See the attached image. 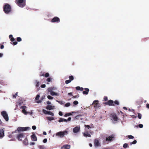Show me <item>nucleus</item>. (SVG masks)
Wrapping results in <instances>:
<instances>
[{
	"mask_svg": "<svg viewBox=\"0 0 149 149\" xmlns=\"http://www.w3.org/2000/svg\"><path fill=\"white\" fill-rule=\"evenodd\" d=\"M70 105V104L69 102L66 103L65 105V106L66 107H68Z\"/></svg>",
	"mask_w": 149,
	"mask_h": 149,
	"instance_id": "obj_37",
	"label": "nucleus"
},
{
	"mask_svg": "<svg viewBox=\"0 0 149 149\" xmlns=\"http://www.w3.org/2000/svg\"><path fill=\"white\" fill-rule=\"evenodd\" d=\"M22 40V38L20 37H17V40L18 42H20Z\"/></svg>",
	"mask_w": 149,
	"mask_h": 149,
	"instance_id": "obj_36",
	"label": "nucleus"
},
{
	"mask_svg": "<svg viewBox=\"0 0 149 149\" xmlns=\"http://www.w3.org/2000/svg\"><path fill=\"white\" fill-rule=\"evenodd\" d=\"M38 148L40 149H45V148L44 145H39L38 146Z\"/></svg>",
	"mask_w": 149,
	"mask_h": 149,
	"instance_id": "obj_29",
	"label": "nucleus"
},
{
	"mask_svg": "<svg viewBox=\"0 0 149 149\" xmlns=\"http://www.w3.org/2000/svg\"><path fill=\"white\" fill-rule=\"evenodd\" d=\"M127 137L129 139H133L134 138L133 136L131 135H128Z\"/></svg>",
	"mask_w": 149,
	"mask_h": 149,
	"instance_id": "obj_34",
	"label": "nucleus"
},
{
	"mask_svg": "<svg viewBox=\"0 0 149 149\" xmlns=\"http://www.w3.org/2000/svg\"><path fill=\"white\" fill-rule=\"evenodd\" d=\"M56 101L58 102L59 103L62 105H63L64 104L65 102H64L63 101H58L56 100Z\"/></svg>",
	"mask_w": 149,
	"mask_h": 149,
	"instance_id": "obj_28",
	"label": "nucleus"
},
{
	"mask_svg": "<svg viewBox=\"0 0 149 149\" xmlns=\"http://www.w3.org/2000/svg\"><path fill=\"white\" fill-rule=\"evenodd\" d=\"M70 80L71 81L74 79V77L72 75L70 76L69 77Z\"/></svg>",
	"mask_w": 149,
	"mask_h": 149,
	"instance_id": "obj_35",
	"label": "nucleus"
},
{
	"mask_svg": "<svg viewBox=\"0 0 149 149\" xmlns=\"http://www.w3.org/2000/svg\"><path fill=\"white\" fill-rule=\"evenodd\" d=\"M58 114L60 116H62L63 115L62 112L61 111H59V112Z\"/></svg>",
	"mask_w": 149,
	"mask_h": 149,
	"instance_id": "obj_57",
	"label": "nucleus"
},
{
	"mask_svg": "<svg viewBox=\"0 0 149 149\" xmlns=\"http://www.w3.org/2000/svg\"><path fill=\"white\" fill-rule=\"evenodd\" d=\"M9 38L10 39H10L13 37V36L12 35H10L9 36Z\"/></svg>",
	"mask_w": 149,
	"mask_h": 149,
	"instance_id": "obj_59",
	"label": "nucleus"
},
{
	"mask_svg": "<svg viewBox=\"0 0 149 149\" xmlns=\"http://www.w3.org/2000/svg\"><path fill=\"white\" fill-rule=\"evenodd\" d=\"M47 140L46 139H45L43 141V142L44 143H46V142H47Z\"/></svg>",
	"mask_w": 149,
	"mask_h": 149,
	"instance_id": "obj_56",
	"label": "nucleus"
},
{
	"mask_svg": "<svg viewBox=\"0 0 149 149\" xmlns=\"http://www.w3.org/2000/svg\"><path fill=\"white\" fill-rule=\"evenodd\" d=\"M54 90V87H50L48 88V91L50 93L51 92H52V91Z\"/></svg>",
	"mask_w": 149,
	"mask_h": 149,
	"instance_id": "obj_26",
	"label": "nucleus"
},
{
	"mask_svg": "<svg viewBox=\"0 0 149 149\" xmlns=\"http://www.w3.org/2000/svg\"><path fill=\"white\" fill-rule=\"evenodd\" d=\"M1 116L3 117V118L4 119L6 120V121H7L8 120V116L6 111H3L1 112Z\"/></svg>",
	"mask_w": 149,
	"mask_h": 149,
	"instance_id": "obj_3",
	"label": "nucleus"
},
{
	"mask_svg": "<svg viewBox=\"0 0 149 149\" xmlns=\"http://www.w3.org/2000/svg\"><path fill=\"white\" fill-rule=\"evenodd\" d=\"M24 137V134L23 133H20L17 135V138L19 141L22 140V139Z\"/></svg>",
	"mask_w": 149,
	"mask_h": 149,
	"instance_id": "obj_7",
	"label": "nucleus"
},
{
	"mask_svg": "<svg viewBox=\"0 0 149 149\" xmlns=\"http://www.w3.org/2000/svg\"><path fill=\"white\" fill-rule=\"evenodd\" d=\"M94 145L95 147L100 146V144L97 139H95L94 141Z\"/></svg>",
	"mask_w": 149,
	"mask_h": 149,
	"instance_id": "obj_10",
	"label": "nucleus"
},
{
	"mask_svg": "<svg viewBox=\"0 0 149 149\" xmlns=\"http://www.w3.org/2000/svg\"><path fill=\"white\" fill-rule=\"evenodd\" d=\"M104 104L106 105H107L109 106H115V105L114 104L113 101L111 100H108L107 102H105Z\"/></svg>",
	"mask_w": 149,
	"mask_h": 149,
	"instance_id": "obj_8",
	"label": "nucleus"
},
{
	"mask_svg": "<svg viewBox=\"0 0 149 149\" xmlns=\"http://www.w3.org/2000/svg\"><path fill=\"white\" fill-rule=\"evenodd\" d=\"M84 126L85 127H86L88 129H89V128H91V127L89 125H85Z\"/></svg>",
	"mask_w": 149,
	"mask_h": 149,
	"instance_id": "obj_49",
	"label": "nucleus"
},
{
	"mask_svg": "<svg viewBox=\"0 0 149 149\" xmlns=\"http://www.w3.org/2000/svg\"><path fill=\"white\" fill-rule=\"evenodd\" d=\"M112 119L114 120L115 121H117L118 120V117L116 114H113L112 115Z\"/></svg>",
	"mask_w": 149,
	"mask_h": 149,
	"instance_id": "obj_19",
	"label": "nucleus"
},
{
	"mask_svg": "<svg viewBox=\"0 0 149 149\" xmlns=\"http://www.w3.org/2000/svg\"><path fill=\"white\" fill-rule=\"evenodd\" d=\"M71 119V118L69 117L68 118V119L67 120V121H70Z\"/></svg>",
	"mask_w": 149,
	"mask_h": 149,
	"instance_id": "obj_64",
	"label": "nucleus"
},
{
	"mask_svg": "<svg viewBox=\"0 0 149 149\" xmlns=\"http://www.w3.org/2000/svg\"><path fill=\"white\" fill-rule=\"evenodd\" d=\"M104 100L105 101H106L107 100H108V98H107V97H106V96H105L104 97Z\"/></svg>",
	"mask_w": 149,
	"mask_h": 149,
	"instance_id": "obj_53",
	"label": "nucleus"
},
{
	"mask_svg": "<svg viewBox=\"0 0 149 149\" xmlns=\"http://www.w3.org/2000/svg\"><path fill=\"white\" fill-rule=\"evenodd\" d=\"M36 126L33 125L32 127V128L33 130H35L36 129Z\"/></svg>",
	"mask_w": 149,
	"mask_h": 149,
	"instance_id": "obj_51",
	"label": "nucleus"
},
{
	"mask_svg": "<svg viewBox=\"0 0 149 149\" xmlns=\"http://www.w3.org/2000/svg\"><path fill=\"white\" fill-rule=\"evenodd\" d=\"M13 44L14 45H16L17 44V41H15L13 43Z\"/></svg>",
	"mask_w": 149,
	"mask_h": 149,
	"instance_id": "obj_55",
	"label": "nucleus"
},
{
	"mask_svg": "<svg viewBox=\"0 0 149 149\" xmlns=\"http://www.w3.org/2000/svg\"><path fill=\"white\" fill-rule=\"evenodd\" d=\"M4 47V46L3 45H2L1 46H0V48L1 49H3Z\"/></svg>",
	"mask_w": 149,
	"mask_h": 149,
	"instance_id": "obj_60",
	"label": "nucleus"
},
{
	"mask_svg": "<svg viewBox=\"0 0 149 149\" xmlns=\"http://www.w3.org/2000/svg\"><path fill=\"white\" fill-rule=\"evenodd\" d=\"M80 131V126H77L74 128L73 129V132L74 133H77Z\"/></svg>",
	"mask_w": 149,
	"mask_h": 149,
	"instance_id": "obj_12",
	"label": "nucleus"
},
{
	"mask_svg": "<svg viewBox=\"0 0 149 149\" xmlns=\"http://www.w3.org/2000/svg\"><path fill=\"white\" fill-rule=\"evenodd\" d=\"M143 102L142 100L137 101L136 102V104L137 105H140Z\"/></svg>",
	"mask_w": 149,
	"mask_h": 149,
	"instance_id": "obj_27",
	"label": "nucleus"
},
{
	"mask_svg": "<svg viewBox=\"0 0 149 149\" xmlns=\"http://www.w3.org/2000/svg\"><path fill=\"white\" fill-rule=\"evenodd\" d=\"M127 146H128L127 144L126 143H125L124 144V145H123V147L124 148H126L127 147Z\"/></svg>",
	"mask_w": 149,
	"mask_h": 149,
	"instance_id": "obj_48",
	"label": "nucleus"
},
{
	"mask_svg": "<svg viewBox=\"0 0 149 149\" xmlns=\"http://www.w3.org/2000/svg\"><path fill=\"white\" fill-rule=\"evenodd\" d=\"M84 136L86 137H91V135L87 131H85L84 132H83Z\"/></svg>",
	"mask_w": 149,
	"mask_h": 149,
	"instance_id": "obj_15",
	"label": "nucleus"
},
{
	"mask_svg": "<svg viewBox=\"0 0 149 149\" xmlns=\"http://www.w3.org/2000/svg\"><path fill=\"white\" fill-rule=\"evenodd\" d=\"M58 121L59 122H67V120L66 119L64 118H61L58 120Z\"/></svg>",
	"mask_w": 149,
	"mask_h": 149,
	"instance_id": "obj_25",
	"label": "nucleus"
},
{
	"mask_svg": "<svg viewBox=\"0 0 149 149\" xmlns=\"http://www.w3.org/2000/svg\"><path fill=\"white\" fill-rule=\"evenodd\" d=\"M35 144V143L34 142H31L30 143V144L31 145H34Z\"/></svg>",
	"mask_w": 149,
	"mask_h": 149,
	"instance_id": "obj_58",
	"label": "nucleus"
},
{
	"mask_svg": "<svg viewBox=\"0 0 149 149\" xmlns=\"http://www.w3.org/2000/svg\"><path fill=\"white\" fill-rule=\"evenodd\" d=\"M81 116V115H77V116H76V117H75V118L76 119H79L80 118V116Z\"/></svg>",
	"mask_w": 149,
	"mask_h": 149,
	"instance_id": "obj_47",
	"label": "nucleus"
},
{
	"mask_svg": "<svg viewBox=\"0 0 149 149\" xmlns=\"http://www.w3.org/2000/svg\"><path fill=\"white\" fill-rule=\"evenodd\" d=\"M60 22L59 18L58 17H55L53 18L51 21L52 22Z\"/></svg>",
	"mask_w": 149,
	"mask_h": 149,
	"instance_id": "obj_9",
	"label": "nucleus"
},
{
	"mask_svg": "<svg viewBox=\"0 0 149 149\" xmlns=\"http://www.w3.org/2000/svg\"><path fill=\"white\" fill-rule=\"evenodd\" d=\"M49 75L48 73H46L45 75V76L46 77H49Z\"/></svg>",
	"mask_w": 149,
	"mask_h": 149,
	"instance_id": "obj_46",
	"label": "nucleus"
},
{
	"mask_svg": "<svg viewBox=\"0 0 149 149\" xmlns=\"http://www.w3.org/2000/svg\"><path fill=\"white\" fill-rule=\"evenodd\" d=\"M45 74H44V73H42V75H41V74H40V77H41V76H45Z\"/></svg>",
	"mask_w": 149,
	"mask_h": 149,
	"instance_id": "obj_63",
	"label": "nucleus"
},
{
	"mask_svg": "<svg viewBox=\"0 0 149 149\" xmlns=\"http://www.w3.org/2000/svg\"><path fill=\"white\" fill-rule=\"evenodd\" d=\"M10 40L11 42H13L15 40V39L13 37L10 39Z\"/></svg>",
	"mask_w": 149,
	"mask_h": 149,
	"instance_id": "obj_54",
	"label": "nucleus"
},
{
	"mask_svg": "<svg viewBox=\"0 0 149 149\" xmlns=\"http://www.w3.org/2000/svg\"><path fill=\"white\" fill-rule=\"evenodd\" d=\"M46 87V85L45 84H42L41 86V87L42 88H44Z\"/></svg>",
	"mask_w": 149,
	"mask_h": 149,
	"instance_id": "obj_52",
	"label": "nucleus"
},
{
	"mask_svg": "<svg viewBox=\"0 0 149 149\" xmlns=\"http://www.w3.org/2000/svg\"><path fill=\"white\" fill-rule=\"evenodd\" d=\"M93 104L94 105L93 107L95 109L101 107V104L99 103L98 100H94L93 102Z\"/></svg>",
	"mask_w": 149,
	"mask_h": 149,
	"instance_id": "obj_5",
	"label": "nucleus"
},
{
	"mask_svg": "<svg viewBox=\"0 0 149 149\" xmlns=\"http://www.w3.org/2000/svg\"><path fill=\"white\" fill-rule=\"evenodd\" d=\"M114 105L116 104L117 105H118L119 104V103L118 101L117 100H116L114 102Z\"/></svg>",
	"mask_w": 149,
	"mask_h": 149,
	"instance_id": "obj_31",
	"label": "nucleus"
},
{
	"mask_svg": "<svg viewBox=\"0 0 149 149\" xmlns=\"http://www.w3.org/2000/svg\"><path fill=\"white\" fill-rule=\"evenodd\" d=\"M142 115L140 113H138V118L140 119L141 118Z\"/></svg>",
	"mask_w": 149,
	"mask_h": 149,
	"instance_id": "obj_38",
	"label": "nucleus"
},
{
	"mask_svg": "<svg viewBox=\"0 0 149 149\" xmlns=\"http://www.w3.org/2000/svg\"><path fill=\"white\" fill-rule=\"evenodd\" d=\"M137 141L136 140H134L132 142H131L130 144L131 145L132 144H135L136 143Z\"/></svg>",
	"mask_w": 149,
	"mask_h": 149,
	"instance_id": "obj_33",
	"label": "nucleus"
},
{
	"mask_svg": "<svg viewBox=\"0 0 149 149\" xmlns=\"http://www.w3.org/2000/svg\"><path fill=\"white\" fill-rule=\"evenodd\" d=\"M3 10L6 14H8L11 11V7L9 4L6 3L3 7Z\"/></svg>",
	"mask_w": 149,
	"mask_h": 149,
	"instance_id": "obj_2",
	"label": "nucleus"
},
{
	"mask_svg": "<svg viewBox=\"0 0 149 149\" xmlns=\"http://www.w3.org/2000/svg\"><path fill=\"white\" fill-rule=\"evenodd\" d=\"M50 94L52 96L56 95L58 96V93H56L54 91L51 92L50 93Z\"/></svg>",
	"mask_w": 149,
	"mask_h": 149,
	"instance_id": "obj_24",
	"label": "nucleus"
},
{
	"mask_svg": "<svg viewBox=\"0 0 149 149\" xmlns=\"http://www.w3.org/2000/svg\"><path fill=\"white\" fill-rule=\"evenodd\" d=\"M46 108L47 109L49 110H50L51 109H54V106H52L51 105H47L46 107Z\"/></svg>",
	"mask_w": 149,
	"mask_h": 149,
	"instance_id": "obj_22",
	"label": "nucleus"
},
{
	"mask_svg": "<svg viewBox=\"0 0 149 149\" xmlns=\"http://www.w3.org/2000/svg\"><path fill=\"white\" fill-rule=\"evenodd\" d=\"M76 89L77 91H82L84 90V88L82 87H80L79 86H77L76 87Z\"/></svg>",
	"mask_w": 149,
	"mask_h": 149,
	"instance_id": "obj_23",
	"label": "nucleus"
},
{
	"mask_svg": "<svg viewBox=\"0 0 149 149\" xmlns=\"http://www.w3.org/2000/svg\"><path fill=\"white\" fill-rule=\"evenodd\" d=\"M71 81L70 80H66L65 81V83L66 84H68L70 83Z\"/></svg>",
	"mask_w": 149,
	"mask_h": 149,
	"instance_id": "obj_40",
	"label": "nucleus"
},
{
	"mask_svg": "<svg viewBox=\"0 0 149 149\" xmlns=\"http://www.w3.org/2000/svg\"><path fill=\"white\" fill-rule=\"evenodd\" d=\"M89 132L91 134H93V132L92 131H89Z\"/></svg>",
	"mask_w": 149,
	"mask_h": 149,
	"instance_id": "obj_62",
	"label": "nucleus"
},
{
	"mask_svg": "<svg viewBox=\"0 0 149 149\" xmlns=\"http://www.w3.org/2000/svg\"><path fill=\"white\" fill-rule=\"evenodd\" d=\"M31 140L33 141H37V138L33 132H32V135L31 136Z\"/></svg>",
	"mask_w": 149,
	"mask_h": 149,
	"instance_id": "obj_13",
	"label": "nucleus"
},
{
	"mask_svg": "<svg viewBox=\"0 0 149 149\" xmlns=\"http://www.w3.org/2000/svg\"><path fill=\"white\" fill-rule=\"evenodd\" d=\"M36 86L37 87H38L39 86V81H38L37 80H36Z\"/></svg>",
	"mask_w": 149,
	"mask_h": 149,
	"instance_id": "obj_39",
	"label": "nucleus"
},
{
	"mask_svg": "<svg viewBox=\"0 0 149 149\" xmlns=\"http://www.w3.org/2000/svg\"><path fill=\"white\" fill-rule=\"evenodd\" d=\"M23 143L25 145H27L28 144V141L27 138H25L23 141Z\"/></svg>",
	"mask_w": 149,
	"mask_h": 149,
	"instance_id": "obj_20",
	"label": "nucleus"
},
{
	"mask_svg": "<svg viewBox=\"0 0 149 149\" xmlns=\"http://www.w3.org/2000/svg\"><path fill=\"white\" fill-rule=\"evenodd\" d=\"M78 102L77 101H75L73 102V103L74 104L76 105L78 104Z\"/></svg>",
	"mask_w": 149,
	"mask_h": 149,
	"instance_id": "obj_44",
	"label": "nucleus"
},
{
	"mask_svg": "<svg viewBox=\"0 0 149 149\" xmlns=\"http://www.w3.org/2000/svg\"><path fill=\"white\" fill-rule=\"evenodd\" d=\"M47 97L49 100H52L53 98V97H52L49 95L47 96Z\"/></svg>",
	"mask_w": 149,
	"mask_h": 149,
	"instance_id": "obj_42",
	"label": "nucleus"
},
{
	"mask_svg": "<svg viewBox=\"0 0 149 149\" xmlns=\"http://www.w3.org/2000/svg\"><path fill=\"white\" fill-rule=\"evenodd\" d=\"M79 94H78L77 95H76L73 96L72 97V98H78L79 97Z\"/></svg>",
	"mask_w": 149,
	"mask_h": 149,
	"instance_id": "obj_43",
	"label": "nucleus"
},
{
	"mask_svg": "<svg viewBox=\"0 0 149 149\" xmlns=\"http://www.w3.org/2000/svg\"><path fill=\"white\" fill-rule=\"evenodd\" d=\"M4 136V131L2 129H0V138H2Z\"/></svg>",
	"mask_w": 149,
	"mask_h": 149,
	"instance_id": "obj_16",
	"label": "nucleus"
},
{
	"mask_svg": "<svg viewBox=\"0 0 149 149\" xmlns=\"http://www.w3.org/2000/svg\"><path fill=\"white\" fill-rule=\"evenodd\" d=\"M51 81V79L50 78H48L47 79V81L48 82H50Z\"/></svg>",
	"mask_w": 149,
	"mask_h": 149,
	"instance_id": "obj_50",
	"label": "nucleus"
},
{
	"mask_svg": "<svg viewBox=\"0 0 149 149\" xmlns=\"http://www.w3.org/2000/svg\"><path fill=\"white\" fill-rule=\"evenodd\" d=\"M143 125L142 124H139V125L138 126H137L136 127H139L140 128H142L143 127Z\"/></svg>",
	"mask_w": 149,
	"mask_h": 149,
	"instance_id": "obj_45",
	"label": "nucleus"
},
{
	"mask_svg": "<svg viewBox=\"0 0 149 149\" xmlns=\"http://www.w3.org/2000/svg\"><path fill=\"white\" fill-rule=\"evenodd\" d=\"M40 97V96L39 95H37L35 98L36 100H38L39 99Z\"/></svg>",
	"mask_w": 149,
	"mask_h": 149,
	"instance_id": "obj_41",
	"label": "nucleus"
},
{
	"mask_svg": "<svg viewBox=\"0 0 149 149\" xmlns=\"http://www.w3.org/2000/svg\"><path fill=\"white\" fill-rule=\"evenodd\" d=\"M85 91L83 92V93L84 95H87L88 94V92L89 91V89L88 88H85L84 89Z\"/></svg>",
	"mask_w": 149,
	"mask_h": 149,
	"instance_id": "obj_18",
	"label": "nucleus"
},
{
	"mask_svg": "<svg viewBox=\"0 0 149 149\" xmlns=\"http://www.w3.org/2000/svg\"><path fill=\"white\" fill-rule=\"evenodd\" d=\"M68 132L66 131H63L59 132H57L56 134V136H58L60 137H64V135L65 134H67Z\"/></svg>",
	"mask_w": 149,
	"mask_h": 149,
	"instance_id": "obj_4",
	"label": "nucleus"
},
{
	"mask_svg": "<svg viewBox=\"0 0 149 149\" xmlns=\"http://www.w3.org/2000/svg\"><path fill=\"white\" fill-rule=\"evenodd\" d=\"M26 108V107L25 106H22L20 107V109H22V112L25 115H26L28 113V112L25 110Z\"/></svg>",
	"mask_w": 149,
	"mask_h": 149,
	"instance_id": "obj_11",
	"label": "nucleus"
},
{
	"mask_svg": "<svg viewBox=\"0 0 149 149\" xmlns=\"http://www.w3.org/2000/svg\"><path fill=\"white\" fill-rule=\"evenodd\" d=\"M47 119L49 121H51L54 120V118L53 117H47Z\"/></svg>",
	"mask_w": 149,
	"mask_h": 149,
	"instance_id": "obj_30",
	"label": "nucleus"
},
{
	"mask_svg": "<svg viewBox=\"0 0 149 149\" xmlns=\"http://www.w3.org/2000/svg\"><path fill=\"white\" fill-rule=\"evenodd\" d=\"M70 148V146L68 145H66L63 146L61 147V149H69Z\"/></svg>",
	"mask_w": 149,
	"mask_h": 149,
	"instance_id": "obj_17",
	"label": "nucleus"
},
{
	"mask_svg": "<svg viewBox=\"0 0 149 149\" xmlns=\"http://www.w3.org/2000/svg\"><path fill=\"white\" fill-rule=\"evenodd\" d=\"M42 111L45 114L50 115L52 116H54V113L50 111H48L45 109H43Z\"/></svg>",
	"mask_w": 149,
	"mask_h": 149,
	"instance_id": "obj_14",
	"label": "nucleus"
},
{
	"mask_svg": "<svg viewBox=\"0 0 149 149\" xmlns=\"http://www.w3.org/2000/svg\"><path fill=\"white\" fill-rule=\"evenodd\" d=\"M26 0H16L15 2L18 6L23 8L26 6Z\"/></svg>",
	"mask_w": 149,
	"mask_h": 149,
	"instance_id": "obj_1",
	"label": "nucleus"
},
{
	"mask_svg": "<svg viewBox=\"0 0 149 149\" xmlns=\"http://www.w3.org/2000/svg\"><path fill=\"white\" fill-rule=\"evenodd\" d=\"M72 115V114L71 113H66L65 114V115H64V116L67 117L68 116H69Z\"/></svg>",
	"mask_w": 149,
	"mask_h": 149,
	"instance_id": "obj_32",
	"label": "nucleus"
},
{
	"mask_svg": "<svg viewBox=\"0 0 149 149\" xmlns=\"http://www.w3.org/2000/svg\"><path fill=\"white\" fill-rule=\"evenodd\" d=\"M30 128L29 127H18L17 129V130L18 132L25 131L29 130Z\"/></svg>",
	"mask_w": 149,
	"mask_h": 149,
	"instance_id": "obj_6",
	"label": "nucleus"
},
{
	"mask_svg": "<svg viewBox=\"0 0 149 149\" xmlns=\"http://www.w3.org/2000/svg\"><path fill=\"white\" fill-rule=\"evenodd\" d=\"M114 137V136H109L108 137V138L107 137L106 138V141H111L112 140L113 138Z\"/></svg>",
	"mask_w": 149,
	"mask_h": 149,
	"instance_id": "obj_21",
	"label": "nucleus"
},
{
	"mask_svg": "<svg viewBox=\"0 0 149 149\" xmlns=\"http://www.w3.org/2000/svg\"><path fill=\"white\" fill-rule=\"evenodd\" d=\"M146 107L148 108V109H149V104H148V103H147L146 104Z\"/></svg>",
	"mask_w": 149,
	"mask_h": 149,
	"instance_id": "obj_61",
	"label": "nucleus"
}]
</instances>
